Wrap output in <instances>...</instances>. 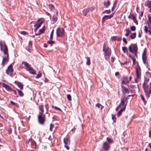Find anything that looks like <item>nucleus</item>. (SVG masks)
<instances>
[{
	"instance_id": "obj_52",
	"label": "nucleus",
	"mask_w": 151,
	"mask_h": 151,
	"mask_svg": "<svg viewBox=\"0 0 151 151\" xmlns=\"http://www.w3.org/2000/svg\"><path fill=\"white\" fill-rule=\"evenodd\" d=\"M45 13H46V14L48 16L50 17V19H51V15L50 14L49 12H45Z\"/></svg>"
},
{
	"instance_id": "obj_59",
	"label": "nucleus",
	"mask_w": 151,
	"mask_h": 151,
	"mask_svg": "<svg viewBox=\"0 0 151 151\" xmlns=\"http://www.w3.org/2000/svg\"><path fill=\"white\" fill-rule=\"evenodd\" d=\"M129 87H130L131 88H134L135 87H136V86L135 85H129Z\"/></svg>"
},
{
	"instance_id": "obj_36",
	"label": "nucleus",
	"mask_w": 151,
	"mask_h": 151,
	"mask_svg": "<svg viewBox=\"0 0 151 151\" xmlns=\"http://www.w3.org/2000/svg\"><path fill=\"white\" fill-rule=\"evenodd\" d=\"M128 18L129 19L133 20L134 19H135V17L133 14H130V15L129 16Z\"/></svg>"
},
{
	"instance_id": "obj_2",
	"label": "nucleus",
	"mask_w": 151,
	"mask_h": 151,
	"mask_svg": "<svg viewBox=\"0 0 151 151\" xmlns=\"http://www.w3.org/2000/svg\"><path fill=\"white\" fill-rule=\"evenodd\" d=\"M103 51L104 53L106 58H109L111 55V50L104 43L103 45Z\"/></svg>"
},
{
	"instance_id": "obj_5",
	"label": "nucleus",
	"mask_w": 151,
	"mask_h": 151,
	"mask_svg": "<svg viewBox=\"0 0 151 151\" xmlns=\"http://www.w3.org/2000/svg\"><path fill=\"white\" fill-rule=\"evenodd\" d=\"M147 97L149 98L151 94V85L143 87Z\"/></svg>"
},
{
	"instance_id": "obj_15",
	"label": "nucleus",
	"mask_w": 151,
	"mask_h": 151,
	"mask_svg": "<svg viewBox=\"0 0 151 151\" xmlns=\"http://www.w3.org/2000/svg\"><path fill=\"white\" fill-rule=\"evenodd\" d=\"M127 76H124L122 78V84H127L129 81Z\"/></svg>"
},
{
	"instance_id": "obj_61",
	"label": "nucleus",
	"mask_w": 151,
	"mask_h": 151,
	"mask_svg": "<svg viewBox=\"0 0 151 151\" xmlns=\"http://www.w3.org/2000/svg\"><path fill=\"white\" fill-rule=\"evenodd\" d=\"M29 46L30 47H31L32 46V42L31 41H30L29 42Z\"/></svg>"
},
{
	"instance_id": "obj_62",
	"label": "nucleus",
	"mask_w": 151,
	"mask_h": 151,
	"mask_svg": "<svg viewBox=\"0 0 151 151\" xmlns=\"http://www.w3.org/2000/svg\"><path fill=\"white\" fill-rule=\"evenodd\" d=\"M46 109V110L47 111L48 109V104H45V106Z\"/></svg>"
},
{
	"instance_id": "obj_49",
	"label": "nucleus",
	"mask_w": 151,
	"mask_h": 151,
	"mask_svg": "<svg viewBox=\"0 0 151 151\" xmlns=\"http://www.w3.org/2000/svg\"><path fill=\"white\" fill-rule=\"evenodd\" d=\"M133 21L134 23H135L136 25H138V22L136 18V17L134 19H133Z\"/></svg>"
},
{
	"instance_id": "obj_9",
	"label": "nucleus",
	"mask_w": 151,
	"mask_h": 151,
	"mask_svg": "<svg viewBox=\"0 0 151 151\" xmlns=\"http://www.w3.org/2000/svg\"><path fill=\"white\" fill-rule=\"evenodd\" d=\"M13 71V66L11 64L9 65L6 69V73L8 75H9L10 76L12 77V73Z\"/></svg>"
},
{
	"instance_id": "obj_63",
	"label": "nucleus",
	"mask_w": 151,
	"mask_h": 151,
	"mask_svg": "<svg viewBox=\"0 0 151 151\" xmlns=\"http://www.w3.org/2000/svg\"><path fill=\"white\" fill-rule=\"evenodd\" d=\"M119 72H116L115 73V75L116 76H119Z\"/></svg>"
},
{
	"instance_id": "obj_37",
	"label": "nucleus",
	"mask_w": 151,
	"mask_h": 151,
	"mask_svg": "<svg viewBox=\"0 0 151 151\" xmlns=\"http://www.w3.org/2000/svg\"><path fill=\"white\" fill-rule=\"evenodd\" d=\"M86 64L87 65H89L90 64V59L88 57H87L86 58Z\"/></svg>"
},
{
	"instance_id": "obj_8",
	"label": "nucleus",
	"mask_w": 151,
	"mask_h": 151,
	"mask_svg": "<svg viewBox=\"0 0 151 151\" xmlns=\"http://www.w3.org/2000/svg\"><path fill=\"white\" fill-rule=\"evenodd\" d=\"M1 51H3L5 55H9L8 48L6 44H5L3 45H1Z\"/></svg>"
},
{
	"instance_id": "obj_31",
	"label": "nucleus",
	"mask_w": 151,
	"mask_h": 151,
	"mask_svg": "<svg viewBox=\"0 0 151 151\" xmlns=\"http://www.w3.org/2000/svg\"><path fill=\"white\" fill-rule=\"evenodd\" d=\"M106 140L107 141V142L109 143L110 145L111 144L113 143V141L112 140V139L109 137H107V138Z\"/></svg>"
},
{
	"instance_id": "obj_51",
	"label": "nucleus",
	"mask_w": 151,
	"mask_h": 151,
	"mask_svg": "<svg viewBox=\"0 0 151 151\" xmlns=\"http://www.w3.org/2000/svg\"><path fill=\"white\" fill-rule=\"evenodd\" d=\"M141 97V98L142 100V101L144 102L145 103L146 102L145 101V99L144 97H143V96L142 95H140Z\"/></svg>"
},
{
	"instance_id": "obj_4",
	"label": "nucleus",
	"mask_w": 151,
	"mask_h": 151,
	"mask_svg": "<svg viewBox=\"0 0 151 151\" xmlns=\"http://www.w3.org/2000/svg\"><path fill=\"white\" fill-rule=\"evenodd\" d=\"M129 52L133 54L135 56L137 55V47L136 45L131 44L128 47Z\"/></svg>"
},
{
	"instance_id": "obj_48",
	"label": "nucleus",
	"mask_w": 151,
	"mask_h": 151,
	"mask_svg": "<svg viewBox=\"0 0 151 151\" xmlns=\"http://www.w3.org/2000/svg\"><path fill=\"white\" fill-rule=\"evenodd\" d=\"M88 8V9H89V11H93V10L94 9L95 7L94 6H92L91 7H90L89 8Z\"/></svg>"
},
{
	"instance_id": "obj_14",
	"label": "nucleus",
	"mask_w": 151,
	"mask_h": 151,
	"mask_svg": "<svg viewBox=\"0 0 151 151\" xmlns=\"http://www.w3.org/2000/svg\"><path fill=\"white\" fill-rule=\"evenodd\" d=\"M58 13V11L57 10H56V13L54 14L52 18V20L53 24L56 22L57 21Z\"/></svg>"
},
{
	"instance_id": "obj_47",
	"label": "nucleus",
	"mask_w": 151,
	"mask_h": 151,
	"mask_svg": "<svg viewBox=\"0 0 151 151\" xmlns=\"http://www.w3.org/2000/svg\"><path fill=\"white\" fill-rule=\"evenodd\" d=\"M47 43L49 44H51L54 43H55V42L52 41V40H50L47 41Z\"/></svg>"
},
{
	"instance_id": "obj_18",
	"label": "nucleus",
	"mask_w": 151,
	"mask_h": 151,
	"mask_svg": "<svg viewBox=\"0 0 151 151\" xmlns=\"http://www.w3.org/2000/svg\"><path fill=\"white\" fill-rule=\"evenodd\" d=\"M122 39V37L117 36H113L111 37V40L112 41H121Z\"/></svg>"
},
{
	"instance_id": "obj_20",
	"label": "nucleus",
	"mask_w": 151,
	"mask_h": 151,
	"mask_svg": "<svg viewBox=\"0 0 151 151\" xmlns=\"http://www.w3.org/2000/svg\"><path fill=\"white\" fill-rule=\"evenodd\" d=\"M151 78V73L149 72H146L145 75V79L150 80Z\"/></svg>"
},
{
	"instance_id": "obj_11",
	"label": "nucleus",
	"mask_w": 151,
	"mask_h": 151,
	"mask_svg": "<svg viewBox=\"0 0 151 151\" xmlns=\"http://www.w3.org/2000/svg\"><path fill=\"white\" fill-rule=\"evenodd\" d=\"M6 55V56L5 57H3V60L2 63V68L4 67L5 64H6L9 61V55Z\"/></svg>"
},
{
	"instance_id": "obj_55",
	"label": "nucleus",
	"mask_w": 151,
	"mask_h": 151,
	"mask_svg": "<svg viewBox=\"0 0 151 151\" xmlns=\"http://www.w3.org/2000/svg\"><path fill=\"white\" fill-rule=\"evenodd\" d=\"M54 126L53 124H50V130L51 131H52V128Z\"/></svg>"
},
{
	"instance_id": "obj_34",
	"label": "nucleus",
	"mask_w": 151,
	"mask_h": 151,
	"mask_svg": "<svg viewBox=\"0 0 151 151\" xmlns=\"http://www.w3.org/2000/svg\"><path fill=\"white\" fill-rule=\"evenodd\" d=\"M137 12L139 13V18L140 19L143 16V12L141 11V12H140L139 10H137Z\"/></svg>"
},
{
	"instance_id": "obj_26",
	"label": "nucleus",
	"mask_w": 151,
	"mask_h": 151,
	"mask_svg": "<svg viewBox=\"0 0 151 151\" xmlns=\"http://www.w3.org/2000/svg\"><path fill=\"white\" fill-rule=\"evenodd\" d=\"M110 3L109 1L107 0V2H104V5L106 7V8H108L110 5Z\"/></svg>"
},
{
	"instance_id": "obj_44",
	"label": "nucleus",
	"mask_w": 151,
	"mask_h": 151,
	"mask_svg": "<svg viewBox=\"0 0 151 151\" xmlns=\"http://www.w3.org/2000/svg\"><path fill=\"white\" fill-rule=\"evenodd\" d=\"M52 108H54L59 111H62L61 110V109L60 108H59V107H57L56 106H52Z\"/></svg>"
},
{
	"instance_id": "obj_10",
	"label": "nucleus",
	"mask_w": 151,
	"mask_h": 151,
	"mask_svg": "<svg viewBox=\"0 0 151 151\" xmlns=\"http://www.w3.org/2000/svg\"><path fill=\"white\" fill-rule=\"evenodd\" d=\"M38 119L39 123L43 124L45 121V116L43 115V114H40L38 116Z\"/></svg>"
},
{
	"instance_id": "obj_16",
	"label": "nucleus",
	"mask_w": 151,
	"mask_h": 151,
	"mask_svg": "<svg viewBox=\"0 0 151 151\" xmlns=\"http://www.w3.org/2000/svg\"><path fill=\"white\" fill-rule=\"evenodd\" d=\"M114 15V13H112L109 15H104L102 18L103 21H105L108 19H110L112 18Z\"/></svg>"
},
{
	"instance_id": "obj_43",
	"label": "nucleus",
	"mask_w": 151,
	"mask_h": 151,
	"mask_svg": "<svg viewBox=\"0 0 151 151\" xmlns=\"http://www.w3.org/2000/svg\"><path fill=\"white\" fill-rule=\"evenodd\" d=\"M130 57L132 59L133 63L134 64L136 60L135 59V57H134L132 56L131 55H130Z\"/></svg>"
},
{
	"instance_id": "obj_57",
	"label": "nucleus",
	"mask_w": 151,
	"mask_h": 151,
	"mask_svg": "<svg viewBox=\"0 0 151 151\" xmlns=\"http://www.w3.org/2000/svg\"><path fill=\"white\" fill-rule=\"evenodd\" d=\"M123 41L126 44H127V41L126 39L124 37L123 38Z\"/></svg>"
},
{
	"instance_id": "obj_3",
	"label": "nucleus",
	"mask_w": 151,
	"mask_h": 151,
	"mask_svg": "<svg viewBox=\"0 0 151 151\" xmlns=\"http://www.w3.org/2000/svg\"><path fill=\"white\" fill-rule=\"evenodd\" d=\"M22 64H24L26 67L27 70L30 73L32 74H35L36 71L33 69L31 67L30 65L26 61H23Z\"/></svg>"
},
{
	"instance_id": "obj_40",
	"label": "nucleus",
	"mask_w": 151,
	"mask_h": 151,
	"mask_svg": "<svg viewBox=\"0 0 151 151\" xmlns=\"http://www.w3.org/2000/svg\"><path fill=\"white\" fill-rule=\"evenodd\" d=\"M67 98L68 101H70L71 100V97L70 94H68L67 95Z\"/></svg>"
},
{
	"instance_id": "obj_1",
	"label": "nucleus",
	"mask_w": 151,
	"mask_h": 151,
	"mask_svg": "<svg viewBox=\"0 0 151 151\" xmlns=\"http://www.w3.org/2000/svg\"><path fill=\"white\" fill-rule=\"evenodd\" d=\"M136 79H134V81L133 82V83L135 82L137 83H138L141 79V70L140 68L139 65L136 68Z\"/></svg>"
},
{
	"instance_id": "obj_60",
	"label": "nucleus",
	"mask_w": 151,
	"mask_h": 151,
	"mask_svg": "<svg viewBox=\"0 0 151 151\" xmlns=\"http://www.w3.org/2000/svg\"><path fill=\"white\" fill-rule=\"evenodd\" d=\"M101 106V105L99 103H97L96 105V106L98 108H100Z\"/></svg>"
},
{
	"instance_id": "obj_19",
	"label": "nucleus",
	"mask_w": 151,
	"mask_h": 151,
	"mask_svg": "<svg viewBox=\"0 0 151 151\" xmlns=\"http://www.w3.org/2000/svg\"><path fill=\"white\" fill-rule=\"evenodd\" d=\"M150 85H151V81H150L149 80L145 79L144 82L143 84V87Z\"/></svg>"
},
{
	"instance_id": "obj_27",
	"label": "nucleus",
	"mask_w": 151,
	"mask_h": 151,
	"mask_svg": "<svg viewBox=\"0 0 151 151\" xmlns=\"http://www.w3.org/2000/svg\"><path fill=\"white\" fill-rule=\"evenodd\" d=\"M125 31L126 32V33L125 34L126 36H128L131 33V31L129 28L126 29Z\"/></svg>"
},
{
	"instance_id": "obj_33",
	"label": "nucleus",
	"mask_w": 151,
	"mask_h": 151,
	"mask_svg": "<svg viewBox=\"0 0 151 151\" xmlns=\"http://www.w3.org/2000/svg\"><path fill=\"white\" fill-rule=\"evenodd\" d=\"M136 33H132L129 37L132 39H134L136 37Z\"/></svg>"
},
{
	"instance_id": "obj_30",
	"label": "nucleus",
	"mask_w": 151,
	"mask_h": 151,
	"mask_svg": "<svg viewBox=\"0 0 151 151\" xmlns=\"http://www.w3.org/2000/svg\"><path fill=\"white\" fill-rule=\"evenodd\" d=\"M39 108L40 110L41 111V112L40 113V114H43L44 112V106L42 105H41L39 106Z\"/></svg>"
},
{
	"instance_id": "obj_21",
	"label": "nucleus",
	"mask_w": 151,
	"mask_h": 151,
	"mask_svg": "<svg viewBox=\"0 0 151 151\" xmlns=\"http://www.w3.org/2000/svg\"><path fill=\"white\" fill-rule=\"evenodd\" d=\"M122 91H123V92L124 93V94H129V91L128 89L127 88L125 87L124 86H122Z\"/></svg>"
},
{
	"instance_id": "obj_46",
	"label": "nucleus",
	"mask_w": 151,
	"mask_h": 151,
	"mask_svg": "<svg viewBox=\"0 0 151 151\" xmlns=\"http://www.w3.org/2000/svg\"><path fill=\"white\" fill-rule=\"evenodd\" d=\"M112 119L113 120V122H116V118H115V116L113 114H112Z\"/></svg>"
},
{
	"instance_id": "obj_39",
	"label": "nucleus",
	"mask_w": 151,
	"mask_h": 151,
	"mask_svg": "<svg viewBox=\"0 0 151 151\" xmlns=\"http://www.w3.org/2000/svg\"><path fill=\"white\" fill-rule=\"evenodd\" d=\"M42 76V74L41 72L40 71L38 73V74L37 75V76L36 77V78H40Z\"/></svg>"
},
{
	"instance_id": "obj_50",
	"label": "nucleus",
	"mask_w": 151,
	"mask_h": 151,
	"mask_svg": "<svg viewBox=\"0 0 151 151\" xmlns=\"http://www.w3.org/2000/svg\"><path fill=\"white\" fill-rule=\"evenodd\" d=\"M31 47H30L29 46L27 47H26V49L28 51H29V52H30V49Z\"/></svg>"
},
{
	"instance_id": "obj_6",
	"label": "nucleus",
	"mask_w": 151,
	"mask_h": 151,
	"mask_svg": "<svg viewBox=\"0 0 151 151\" xmlns=\"http://www.w3.org/2000/svg\"><path fill=\"white\" fill-rule=\"evenodd\" d=\"M64 142L65 144V147L68 150L70 149L69 146L70 145V137H67L66 138L64 139Z\"/></svg>"
},
{
	"instance_id": "obj_41",
	"label": "nucleus",
	"mask_w": 151,
	"mask_h": 151,
	"mask_svg": "<svg viewBox=\"0 0 151 151\" xmlns=\"http://www.w3.org/2000/svg\"><path fill=\"white\" fill-rule=\"evenodd\" d=\"M130 29L131 31H134L136 30V27L134 26H131L130 27Z\"/></svg>"
},
{
	"instance_id": "obj_29",
	"label": "nucleus",
	"mask_w": 151,
	"mask_h": 151,
	"mask_svg": "<svg viewBox=\"0 0 151 151\" xmlns=\"http://www.w3.org/2000/svg\"><path fill=\"white\" fill-rule=\"evenodd\" d=\"M43 23V22L42 21L40 23L36 24L34 25V27L38 29L41 27Z\"/></svg>"
},
{
	"instance_id": "obj_28",
	"label": "nucleus",
	"mask_w": 151,
	"mask_h": 151,
	"mask_svg": "<svg viewBox=\"0 0 151 151\" xmlns=\"http://www.w3.org/2000/svg\"><path fill=\"white\" fill-rule=\"evenodd\" d=\"M89 12V9H88V8H86L84 9L83 10V13L84 16H86L87 14Z\"/></svg>"
},
{
	"instance_id": "obj_35",
	"label": "nucleus",
	"mask_w": 151,
	"mask_h": 151,
	"mask_svg": "<svg viewBox=\"0 0 151 151\" xmlns=\"http://www.w3.org/2000/svg\"><path fill=\"white\" fill-rule=\"evenodd\" d=\"M49 7L50 9L51 10V11H53L55 10V8L54 6L52 4H49Z\"/></svg>"
},
{
	"instance_id": "obj_24",
	"label": "nucleus",
	"mask_w": 151,
	"mask_h": 151,
	"mask_svg": "<svg viewBox=\"0 0 151 151\" xmlns=\"http://www.w3.org/2000/svg\"><path fill=\"white\" fill-rule=\"evenodd\" d=\"M2 85L3 87L5 88L8 91H10L11 90L10 87L9 86L4 83H2Z\"/></svg>"
},
{
	"instance_id": "obj_42",
	"label": "nucleus",
	"mask_w": 151,
	"mask_h": 151,
	"mask_svg": "<svg viewBox=\"0 0 151 151\" xmlns=\"http://www.w3.org/2000/svg\"><path fill=\"white\" fill-rule=\"evenodd\" d=\"M20 33L21 34H22L24 35H27L28 34V32H27L25 31H22L20 32Z\"/></svg>"
},
{
	"instance_id": "obj_64",
	"label": "nucleus",
	"mask_w": 151,
	"mask_h": 151,
	"mask_svg": "<svg viewBox=\"0 0 151 151\" xmlns=\"http://www.w3.org/2000/svg\"><path fill=\"white\" fill-rule=\"evenodd\" d=\"M114 58L113 57H112L111 58V61L112 62H113L114 60Z\"/></svg>"
},
{
	"instance_id": "obj_53",
	"label": "nucleus",
	"mask_w": 151,
	"mask_h": 151,
	"mask_svg": "<svg viewBox=\"0 0 151 151\" xmlns=\"http://www.w3.org/2000/svg\"><path fill=\"white\" fill-rule=\"evenodd\" d=\"M106 13L107 14H109L111 13V11L110 9L109 10H105Z\"/></svg>"
},
{
	"instance_id": "obj_12",
	"label": "nucleus",
	"mask_w": 151,
	"mask_h": 151,
	"mask_svg": "<svg viewBox=\"0 0 151 151\" xmlns=\"http://www.w3.org/2000/svg\"><path fill=\"white\" fill-rule=\"evenodd\" d=\"M110 147L109 143L107 142H105L102 146L103 149L106 151L108 150Z\"/></svg>"
},
{
	"instance_id": "obj_54",
	"label": "nucleus",
	"mask_w": 151,
	"mask_h": 151,
	"mask_svg": "<svg viewBox=\"0 0 151 151\" xmlns=\"http://www.w3.org/2000/svg\"><path fill=\"white\" fill-rule=\"evenodd\" d=\"M144 30L146 33H147L148 31V28L146 26L144 27Z\"/></svg>"
},
{
	"instance_id": "obj_7",
	"label": "nucleus",
	"mask_w": 151,
	"mask_h": 151,
	"mask_svg": "<svg viewBox=\"0 0 151 151\" xmlns=\"http://www.w3.org/2000/svg\"><path fill=\"white\" fill-rule=\"evenodd\" d=\"M56 34L57 37L64 36L65 35L64 29L63 28H58L56 30Z\"/></svg>"
},
{
	"instance_id": "obj_56",
	"label": "nucleus",
	"mask_w": 151,
	"mask_h": 151,
	"mask_svg": "<svg viewBox=\"0 0 151 151\" xmlns=\"http://www.w3.org/2000/svg\"><path fill=\"white\" fill-rule=\"evenodd\" d=\"M148 19L150 22V24L151 25V16H148Z\"/></svg>"
},
{
	"instance_id": "obj_25",
	"label": "nucleus",
	"mask_w": 151,
	"mask_h": 151,
	"mask_svg": "<svg viewBox=\"0 0 151 151\" xmlns=\"http://www.w3.org/2000/svg\"><path fill=\"white\" fill-rule=\"evenodd\" d=\"M126 106L123 107V108H122L119 111H118L117 113V116H119L122 114V111L124 110L125 109Z\"/></svg>"
},
{
	"instance_id": "obj_13",
	"label": "nucleus",
	"mask_w": 151,
	"mask_h": 151,
	"mask_svg": "<svg viewBox=\"0 0 151 151\" xmlns=\"http://www.w3.org/2000/svg\"><path fill=\"white\" fill-rule=\"evenodd\" d=\"M146 49H145L143 51V52L142 54V59L143 60V62L144 64L146 63V60L147 59V57L146 55Z\"/></svg>"
},
{
	"instance_id": "obj_23",
	"label": "nucleus",
	"mask_w": 151,
	"mask_h": 151,
	"mask_svg": "<svg viewBox=\"0 0 151 151\" xmlns=\"http://www.w3.org/2000/svg\"><path fill=\"white\" fill-rule=\"evenodd\" d=\"M15 83L21 89H23V86L22 84L20 82H18L16 81H15Z\"/></svg>"
},
{
	"instance_id": "obj_22",
	"label": "nucleus",
	"mask_w": 151,
	"mask_h": 151,
	"mask_svg": "<svg viewBox=\"0 0 151 151\" xmlns=\"http://www.w3.org/2000/svg\"><path fill=\"white\" fill-rule=\"evenodd\" d=\"M125 98H124L123 99H121V102L120 104H119V106H120V108H122L123 106H126V105H125Z\"/></svg>"
},
{
	"instance_id": "obj_32",
	"label": "nucleus",
	"mask_w": 151,
	"mask_h": 151,
	"mask_svg": "<svg viewBox=\"0 0 151 151\" xmlns=\"http://www.w3.org/2000/svg\"><path fill=\"white\" fill-rule=\"evenodd\" d=\"M45 26H44L43 28L40 29L39 30V32L40 33V34H41L43 33H44L45 31Z\"/></svg>"
},
{
	"instance_id": "obj_38",
	"label": "nucleus",
	"mask_w": 151,
	"mask_h": 151,
	"mask_svg": "<svg viewBox=\"0 0 151 151\" xmlns=\"http://www.w3.org/2000/svg\"><path fill=\"white\" fill-rule=\"evenodd\" d=\"M17 91H18V93L20 96L22 97L23 96L24 94L22 91L19 89H17Z\"/></svg>"
},
{
	"instance_id": "obj_58",
	"label": "nucleus",
	"mask_w": 151,
	"mask_h": 151,
	"mask_svg": "<svg viewBox=\"0 0 151 151\" xmlns=\"http://www.w3.org/2000/svg\"><path fill=\"white\" fill-rule=\"evenodd\" d=\"M10 103L12 104L14 106H15L17 105V103H14L12 101H10Z\"/></svg>"
},
{
	"instance_id": "obj_17",
	"label": "nucleus",
	"mask_w": 151,
	"mask_h": 151,
	"mask_svg": "<svg viewBox=\"0 0 151 151\" xmlns=\"http://www.w3.org/2000/svg\"><path fill=\"white\" fill-rule=\"evenodd\" d=\"M145 5V6L147 7L149 9H150V12H151V1L148 0L146 1Z\"/></svg>"
},
{
	"instance_id": "obj_45",
	"label": "nucleus",
	"mask_w": 151,
	"mask_h": 151,
	"mask_svg": "<svg viewBox=\"0 0 151 151\" xmlns=\"http://www.w3.org/2000/svg\"><path fill=\"white\" fill-rule=\"evenodd\" d=\"M122 50L123 51L124 53H125L126 51L127 50V48L125 47H122Z\"/></svg>"
}]
</instances>
